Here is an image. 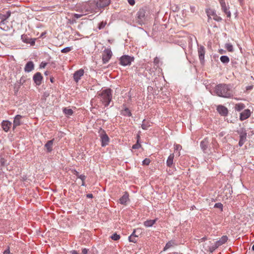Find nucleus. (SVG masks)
<instances>
[{
	"label": "nucleus",
	"instance_id": "bb28decb",
	"mask_svg": "<svg viewBox=\"0 0 254 254\" xmlns=\"http://www.w3.org/2000/svg\"><path fill=\"white\" fill-rule=\"evenodd\" d=\"M245 107V106L244 104L238 103V104H236L235 105V110H236L237 111H240L242 110H243V109H244Z\"/></svg>",
	"mask_w": 254,
	"mask_h": 254
},
{
	"label": "nucleus",
	"instance_id": "58836bf2",
	"mask_svg": "<svg viewBox=\"0 0 254 254\" xmlns=\"http://www.w3.org/2000/svg\"><path fill=\"white\" fill-rule=\"evenodd\" d=\"M174 149L175 150H181L182 149V146L180 144H175L174 145Z\"/></svg>",
	"mask_w": 254,
	"mask_h": 254
},
{
	"label": "nucleus",
	"instance_id": "69168bd1",
	"mask_svg": "<svg viewBox=\"0 0 254 254\" xmlns=\"http://www.w3.org/2000/svg\"><path fill=\"white\" fill-rule=\"evenodd\" d=\"M178 155H179V156H180V152H179V153H178Z\"/></svg>",
	"mask_w": 254,
	"mask_h": 254
},
{
	"label": "nucleus",
	"instance_id": "e433bc0d",
	"mask_svg": "<svg viewBox=\"0 0 254 254\" xmlns=\"http://www.w3.org/2000/svg\"><path fill=\"white\" fill-rule=\"evenodd\" d=\"M214 207L219 208L222 211L223 209V204L221 203H216L214 205Z\"/></svg>",
	"mask_w": 254,
	"mask_h": 254
},
{
	"label": "nucleus",
	"instance_id": "c85d7f7f",
	"mask_svg": "<svg viewBox=\"0 0 254 254\" xmlns=\"http://www.w3.org/2000/svg\"><path fill=\"white\" fill-rule=\"evenodd\" d=\"M220 61L224 64H227L229 62V58L226 56H222L220 57Z\"/></svg>",
	"mask_w": 254,
	"mask_h": 254
},
{
	"label": "nucleus",
	"instance_id": "6e6552de",
	"mask_svg": "<svg viewBox=\"0 0 254 254\" xmlns=\"http://www.w3.org/2000/svg\"><path fill=\"white\" fill-rule=\"evenodd\" d=\"M111 2V0H98L96 6L98 8H104L108 6Z\"/></svg>",
	"mask_w": 254,
	"mask_h": 254
},
{
	"label": "nucleus",
	"instance_id": "39448f33",
	"mask_svg": "<svg viewBox=\"0 0 254 254\" xmlns=\"http://www.w3.org/2000/svg\"><path fill=\"white\" fill-rule=\"evenodd\" d=\"M112 53L110 49H105L102 55V61L104 64H106L111 59Z\"/></svg>",
	"mask_w": 254,
	"mask_h": 254
},
{
	"label": "nucleus",
	"instance_id": "a18cd8bd",
	"mask_svg": "<svg viewBox=\"0 0 254 254\" xmlns=\"http://www.w3.org/2000/svg\"><path fill=\"white\" fill-rule=\"evenodd\" d=\"M10 15V12H7V13L6 15H3L2 18H1L3 20H5V19H7Z\"/></svg>",
	"mask_w": 254,
	"mask_h": 254
},
{
	"label": "nucleus",
	"instance_id": "a211bd4d",
	"mask_svg": "<svg viewBox=\"0 0 254 254\" xmlns=\"http://www.w3.org/2000/svg\"><path fill=\"white\" fill-rule=\"evenodd\" d=\"M174 158V153L171 154L169 156V157L167 160V162H166L167 165L168 167H171L173 166Z\"/></svg>",
	"mask_w": 254,
	"mask_h": 254
},
{
	"label": "nucleus",
	"instance_id": "4d7b16f0",
	"mask_svg": "<svg viewBox=\"0 0 254 254\" xmlns=\"http://www.w3.org/2000/svg\"><path fill=\"white\" fill-rule=\"evenodd\" d=\"M206 240V237H203V238H201L200 240H201V242H203V241H204Z\"/></svg>",
	"mask_w": 254,
	"mask_h": 254
},
{
	"label": "nucleus",
	"instance_id": "13d9d810",
	"mask_svg": "<svg viewBox=\"0 0 254 254\" xmlns=\"http://www.w3.org/2000/svg\"><path fill=\"white\" fill-rule=\"evenodd\" d=\"M137 140H139V138H140V136H139V134H138V135H137Z\"/></svg>",
	"mask_w": 254,
	"mask_h": 254
},
{
	"label": "nucleus",
	"instance_id": "393cba45",
	"mask_svg": "<svg viewBox=\"0 0 254 254\" xmlns=\"http://www.w3.org/2000/svg\"><path fill=\"white\" fill-rule=\"evenodd\" d=\"M175 245V243L174 241H169L166 244V246H165L164 248V251H166L167 250L170 249V248H171L172 247H173L174 245Z\"/></svg>",
	"mask_w": 254,
	"mask_h": 254
},
{
	"label": "nucleus",
	"instance_id": "680f3d73",
	"mask_svg": "<svg viewBox=\"0 0 254 254\" xmlns=\"http://www.w3.org/2000/svg\"><path fill=\"white\" fill-rule=\"evenodd\" d=\"M252 250H253V251H254V245L253 246V247H252Z\"/></svg>",
	"mask_w": 254,
	"mask_h": 254
},
{
	"label": "nucleus",
	"instance_id": "2f4dec72",
	"mask_svg": "<svg viewBox=\"0 0 254 254\" xmlns=\"http://www.w3.org/2000/svg\"><path fill=\"white\" fill-rule=\"evenodd\" d=\"M63 111L65 115L68 116H70L73 114V111L71 109L64 108Z\"/></svg>",
	"mask_w": 254,
	"mask_h": 254
},
{
	"label": "nucleus",
	"instance_id": "72a5a7b5",
	"mask_svg": "<svg viewBox=\"0 0 254 254\" xmlns=\"http://www.w3.org/2000/svg\"><path fill=\"white\" fill-rule=\"evenodd\" d=\"M106 24L107 22L106 21H102L99 24L98 28L99 29H103Z\"/></svg>",
	"mask_w": 254,
	"mask_h": 254
},
{
	"label": "nucleus",
	"instance_id": "37998d69",
	"mask_svg": "<svg viewBox=\"0 0 254 254\" xmlns=\"http://www.w3.org/2000/svg\"><path fill=\"white\" fill-rule=\"evenodd\" d=\"M71 172L74 174L75 175V176H76L78 178H79V176H80V175L79 174L78 172L75 170H71Z\"/></svg>",
	"mask_w": 254,
	"mask_h": 254
},
{
	"label": "nucleus",
	"instance_id": "79ce46f5",
	"mask_svg": "<svg viewBox=\"0 0 254 254\" xmlns=\"http://www.w3.org/2000/svg\"><path fill=\"white\" fill-rule=\"evenodd\" d=\"M3 254H13L11 253L9 250V248L8 247L3 253Z\"/></svg>",
	"mask_w": 254,
	"mask_h": 254
},
{
	"label": "nucleus",
	"instance_id": "9d476101",
	"mask_svg": "<svg viewBox=\"0 0 254 254\" xmlns=\"http://www.w3.org/2000/svg\"><path fill=\"white\" fill-rule=\"evenodd\" d=\"M84 74V70L82 69H80L76 71L73 74V78L75 81L77 82L80 79L81 77Z\"/></svg>",
	"mask_w": 254,
	"mask_h": 254
},
{
	"label": "nucleus",
	"instance_id": "ea45409f",
	"mask_svg": "<svg viewBox=\"0 0 254 254\" xmlns=\"http://www.w3.org/2000/svg\"><path fill=\"white\" fill-rule=\"evenodd\" d=\"M150 162V159L148 158H145L143 161L142 163L143 165H148L149 164Z\"/></svg>",
	"mask_w": 254,
	"mask_h": 254
},
{
	"label": "nucleus",
	"instance_id": "de8ad7c7",
	"mask_svg": "<svg viewBox=\"0 0 254 254\" xmlns=\"http://www.w3.org/2000/svg\"><path fill=\"white\" fill-rule=\"evenodd\" d=\"M127 1L131 5H133L135 4L134 0H127Z\"/></svg>",
	"mask_w": 254,
	"mask_h": 254
},
{
	"label": "nucleus",
	"instance_id": "f03ea898",
	"mask_svg": "<svg viewBox=\"0 0 254 254\" xmlns=\"http://www.w3.org/2000/svg\"><path fill=\"white\" fill-rule=\"evenodd\" d=\"M97 98L100 99L101 102L105 106H108L112 98L111 90L107 89L102 91L98 94Z\"/></svg>",
	"mask_w": 254,
	"mask_h": 254
},
{
	"label": "nucleus",
	"instance_id": "f257e3e1",
	"mask_svg": "<svg viewBox=\"0 0 254 254\" xmlns=\"http://www.w3.org/2000/svg\"><path fill=\"white\" fill-rule=\"evenodd\" d=\"M214 92L217 96L223 98H231L233 96L232 90L229 85L225 84L216 86Z\"/></svg>",
	"mask_w": 254,
	"mask_h": 254
},
{
	"label": "nucleus",
	"instance_id": "412c9836",
	"mask_svg": "<svg viewBox=\"0 0 254 254\" xmlns=\"http://www.w3.org/2000/svg\"><path fill=\"white\" fill-rule=\"evenodd\" d=\"M228 240V237L226 236H223L219 240L216 241L215 243L219 247L225 243Z\"/></svg>",
	"mask_w": 254,
	"mask_h": 254
},
{
	"label": "nucleus",
	"instance_id": "a19ab883",
	"mask_svg": "<svg viewBox=\"0 0 254 254\" xmlns=\"http://www.w3.org/2000/svg\"><path fill=\"white\" fill-rule=\"evenodd\" d=\"M26 79L25 77L24 76H22L21 77V78L19 80V84L21 85H22L24 84V83L25 82Z\"/></svg>",
	"mask_w": 254,
	"mask_h": 254
},
{
	"label": "nucleus",
	"instance_id": "a878e982",
	"mask_svg": "<svg viewBox=\"0 0 254 254\" xmlns=\"http://www.w3.org/2000/svg\"><path fill=\"white\" fill-rule=\"evenodd\" d=\"M219 246L216 245V243H215V244L212 246H208L207 249H205V250L209 251L210 253H212Z\"/></svg>",
	"mask_w": 254,
	"mask_h": 254
},
{
	"label": "nucleus",
	"instance_id": "c03bdc74",
	"mask_svg": "<svg viewBox=\"0 0 254 254\" xmlns=\"http://www.w3.org/2000/svg\"><path fill=\"white\" fill-rule=\"evenodd\" d=\"M160 62V60L159 59L157 58V57H156L154 59V64H155V65H158L159 64Z\"/></svg>",
	"mask_w": 254,
	"mask_h": 254
},
{
	"label": "nucleus",
	"instance_id": "6e6d98bb",
	"mask_svg": "<svg viewBox=\"0 0 254 254\" xmlns=\"http://www.w3.org/2000/svg\"><path fill=\"white\" fill-rule=\"evenodd\" d=\"M252 88H253L252 86H249L247 87V90H251Z\"/></svg>",
	"mask_w": 254,
	"mask_h": 254
},
{
	"label": "nucleus",
	"instance_id": "2eb2a0df",
	"mask_svg": "<svg viewBox=\"0 0 254 254\" xmlns=\"http://www.w3.org/2000/svg\"><path fill=\"white\" fill-rule=\"evenodd\" d=\"M137 231H139V232H140V229H137L134 230L132 234L128 237V240L129 242L133 243H136L137 242L138 236H134V233H135Z\"/></svg>",
	"mask_w": 254,
	"mask_h": 254
},
{
	"label": "nucleus",
	"instance_id": "5701e85b",
	"mask_svg": "<svg viewBox=\"0 0 254 254\" xmlns=\"http://www.w3.org/2000/svg\"><path fill=\"white\" fill-rule=\"evenodd\" d=\"M238 133L240 134V139L246 140L247 133L244 128H242Z\"/></svg>",
	"mask_w": 254,
	"mask_h": 254
},
{
	"label": "nucleus",
	"instance_id": "f704fd0d",
	"mask_svg": "<svg viewBox=\"0 0 254 254\" xmlns=\"http://www.w3.org/2000/svg\"><path fill=\"white\" fill-rule=\"evenodd\" d=\"M72 50V47H68L62 50L61 52L63 53L69 52Z\"/></svg>",
	"mask_w": 254,
	"mask_h": 254
},
{
	"label": "nucleus",
	"instance_id": "b1692460",
	"mask_svg": "<svg viewBox=\"0 0 254 254\" xmlns=\"http://www.w3.org/2000/svg\"><path fill=\"white\" fill-rule=\"evenodd\" d=\"M156 219L154 220H147L144 222V225L145 227H148L153 226V225L155 223Z\"/></svg>",
	"mask_w": 254,
	"mask_h": 254
},
{
	"label": "nucleus",
	"instance_id": "aec40b11",
	"mask_svg": "<svg viewBox=\"0 0 254 254\" xmlns=\"http://www.w3.org/2000/svg\"><path fill=\"white\" fill-rule=\"evenodd\" d=\"M1 125L3 130L7 131L10 128L11 124L8 121H3Z\"/></svg>",
	"mask_w": 254,
	"mask_h": 254
},
{
	"label": "nucleus",
	"instance_id": "0eeeda50",
	"mask_svg": "<svg viewBox=\"0 0 254 254\" xmlns=\"http://www.w3.org/2000/svg\"><path fill=\"white\" fill-rule=\"evenodd\" d=\"M33 80L37 85H40L42 83L43 76L40 72H36L33 76Z\"/></svg>",
	"mask_w": 254,
	"mask_h": 254
},
{
	"label": "nucleus",
	"instance_id": "20e7f679",
	"mask_svg": "<svg viewBox=\"0 0 254 254\" xmlns=\"http://www.w3.org/2000/svg\"><path fill=\"white\" fill-rule=\"evenodd\" d=\"M133 60V58L129 56L124 55L120 58V61L121 64L126 66L129 65Z\"/></svg>",
	"mask_w": 254,
	"mask_h": 254
},
{
	"label": "nucleus",
	"instance_id": "603ef678",
	"mask_svg": "<svg viewBox=\"0 0 254 254\" xmlns=\"http://www.w3.org/2000/svg\"><path fill=\"white\" fill-rule=\"evenodd\" d=\"M86 197L88 198H93V194L91 193H89L86 195Z\"/></svg>",
	"mask_w": 254,
	"mask_h": 254
},
{
	"label": "nucleus",
	"instance_id": "1a4fd4ad",
	"mask_svg": "<svg viewBox=\"0 0 254 254\" xmlns=\"http://www.w3.org/2000/svg\"><path fill=\"white\" fill-rule=\"evenodd\" d=\"M218 112L223 116H226L228 115V111L226 107L222 105H219L217 107Z\"/></svg>",
	"mask_w": 254,
	"mask_h": 254
},
{
	"label": "nucleus",
	"instance_id": "9b49d317",
	"mask_svg": "<svg viewBox=\"0 0 254 254\" xmlns=\"http://www.w3.org/2000/svg\"><path fill=\"white\" fill-rule=\"evenodd\" d=\"M251 116V112L249 109L245 110L240 114V119L241 121L246 120Z\"/></svg>",
	"mask_w": 254,
	"mask_h": 254
},
{
	"label": "nucleus",
	"instance_id": "49530a36",
	"mask_svg": "<svg viewBox=\"0 0 254 254\" xmlns=\"http://www.w3.org/2000/svg\"><path fill=\"white\" fill-rule=\"evenodd\" d=\"M246 140L240 139L239 142V145L240 146H242L245 143Z\"/></svg>",
	"mask_w": 254,
	"mask_h": 254
},
{
	"label": "nucleus",
	"instance_id": "e2e57ef3",
	"mask_svg": "<svg viewBox=\"0 0 254 254\" xmlns=\"http://www.w3.org/2000/svg\"><path fill=\"white\" fill-rule=\"evenodd\" d=\"M3 161H1V163L3 164Z\"/></svg>",
	"mask_w": 254,
	"mask_h": 254
},
{
	"label": "nucleus",
	"instance_id": "7c9ffc66",
	"mask_svg": "<svg viewBox=\"0 0 254 254\" xmlns=\"http://www.w3.org/2000/svg\"><path fill=\"white\" fill-rule=\"evenodd\" d=\"M225 48L229 52H232L234 51L233 45L231 43H226L225 45Z\"/></svg>",
	"mask_w": 254,
	"mask_h": 254
},
{
	"label": "nucleus",
	"instance_id": "4c0bfd02",
	"mask_svg": "<svg viewBox=\"0 0 254 254\" xmlns=\"http://www.w3.org/2000/svg\"><path fill=\"white\" fill-rule=\"evenodd\" d=\"M141 147V145L140 144V143H139L138 142V140H137V142L136 143H135V144H134L132 148L133 149H138L140 147Z\"/></svg>",
	"mask_w": 254,
	"mask_h": 254
},
{
	"label": "nucleus",
	"instance_id": "7ed1b4c3",
	"mask_svg": "<svg viewBox=\"0 0 254 254\" xmlns=\"http://www.w3.org/2000/svg\"><path fill=\"white\" fill-rule=\"evenodd\" d=\"M149 18V12L144 8H140L136 13L135 21L139 25L144 24Z\"/></svg>",
	"mask_w": 254,
	"mask_h": 254
},
{
	"label": "nucleus",
	"instance_id": "cd10ccee",
	"mask_svg": "<svg viewBox=\"0 0 254 254\" xmlns=\"http://www.w3.org/2000/svg\"><path fill=\"white\" fill-rule=\"evenodd\" d=\"M150 126V124L148 122L145 121L144 120L142 122L141 127L143 129H147Z\"/></svg>",
	"mask_w": 254,
	"mask_h": 254
},
{
	"label": "nucleus",
	"instance_id": "423d86ee",
	"mask_svg": "<svg viewBox=\"0 0 254 254\" xmlns=\"http://www.w3.org/2000/svg\"><path fill=\"white\" fill-rule=\"evenodd\" d=\"M100 137L101 140V145L102 146H106L109 141V138L107 134L105 133L104 130H101L100 132Z\"/></svg>",
	"mask_w": 254,
	"mask_h": 254
},
{
	"label": "nucleus",
	"instance_id": "4be33fe9",
	"mask_svg": "<svg viewBox=\"0 0 254 254\" xmlns=\"http://www.w3.org/2000/svg\"><path fill=\"white\" fill-rule=\"evenodd\" d=\"M53 144V140H49L45 145V147L47 149L48 152H51L52 150Z\"/></svg>",
	"mask_w": 254,
	"mask_h": 254
},
{
	"label": "nucleus",
	"instance_id": "bf43d9fd",
	"mask_svg": "<svg viewBox=\"0 0 254 254\" xmlns=\"http://www.w3.org/2000/svg\"><path fill=\"white\" fill-rule=\"evenodd\" d=\"M50 80L52 82H53V78H50Z\"/></svg>",
	"mask_w": 254,
	"mask_h": 254
},
{
	"label": "nucleus",
	"instance_id": "6ab92c4d",
	"mask_svg": "<svg viewBox=\"0 0 254 254\" xmlns=\"http://www.w3.org/2000/svg\"><path fill=\"white\" fill-rule=\"evenodd\" d=\"M21 118L22 116L19 115L15 116L13 121V128H15L20 125V119Z\"/></svg>",
	"mask_w": 254,
	"mask_h": 254
},
{
	"label": "nucleus",
	"instance_id": "052dcab7",
	"mask_svg": "<svg viewBox=\"0 0 254 254\" xmlns=\"http://www.w3.org/2000/svg\"><path fill=\"white\" fill-rule=\"evenodd\" d=\"M191 11H193V10H194V8L191 7Z\"/></svg>",
	"mask_w": 254,
	"mask_h": 254
},
{
	"label": "nucleus",
	"instance_id": "c9c22d12",
	"mask_svg": "<svg viewBox=\"0 0 254 254\" xmlns=\"http://www.w3.org/2000/svg\"><path fill=\"white\" fill-rule=\"evenodd\" d=\"M111 238H112V239H113L115 241H117V240H118L120 238V235H118L117 233H115L111 237Z\"/></svg>",
	"mask_w": 254,
	"mask_h": 254
},
{
	"label": "nucleus",
	"instance_id": "f3484780",
	"mask_svg": "<svg viewBox=\"0 0 254 254\" xmlns=\"http://www.w3.org/2000/svg\"><path fill=\"white\" fill-rule=\"evenodd\" d=\"M128 194L127 192H125L122 197L120 199V202L121 204L126 205L127 202L128 200Z\"/></svg>",
	"mask_w": 254,
	"mask_h": 254
},
{
	"label": "nucleus",
	"instance_id": "dca6fc26",
	"mask_svg": "<svg viewBox=\"0 0 254 254\" xmlns=\"http://www.w3.org/2000/svg\"><path fill=\"white\" fill-rule=\"evenodd\" d=\"M34 67V64L32 62H28L25 65L24 70L25 72H29L31 71Z\"/></svg>",
	"mask_w": 254,
	"mask_h": 254
},
{
	"label": "nucleus",
	"instance_id": "5fc2aeb1",
	"mask_svg": "<svg viewBox=\"0 0 254 254\" xmlns=\"http://www.w3.org/2000/svg\"><path fill=\"white\" fill-rule=\"evenodd\" d=\"M70 253H71V254H79L77 252V251H75V250H73V251H71V252H70Z\"/></svg>",
	"mask_w": 254,
	"mask_h": 254
},
{
	"label": "nucleus",
	"instance_id": "09e8293b",
	"mask_svg": "<svg viewBox=\"0 0 254 254\" xmlns=\"http://www.w3.org/2000/svg\"><path fill=\"white\" fill-rule=\"evenodd\" d=\"M88 253V250L86 248H84L82 249V254H87Z\"/></svg>",
	"mask_w": 254,
	"mask_h": 254
},
{
	"label": "nucleus",
	"instance_id": "8fccbe9b",
	"mask_svg": "<svg viewBox=\"0 0 254 254\" xmlns=\"http://www.w3.org/2000/svg\"><path fill=\"white\" fill-rule=\"evenodd\" d=\"M82 16V14H74V17L76 18H80Z\"/></svg>",
	"mask_w": 254,
	"mask_h": 254
},
{
	"label": "nucleus",
	"instance_id": "473e14b6",
	"mask_svg": "<svg viewBox=\"0 0 254 254\" xmlns=\"http://www.w3.org/2000/svg\"><path fill=\"white\" fill-rule=\"evenodd\" d=\"M86 176L84 175H80V176H79V179H80L82 181V186H85V180L86 179Z\"/></svg>",
	"mask_w": 254,
	"mask_h": 254
},
{
	"label": "nucleus",
	"instance_id": "ddd939ff",
	"mask_svg": "<svg viewBox=\"0 0 254 254\" xmlns=\"http://www.w3.org/2000/svg\"><path fill=\"white\" fill-rule=\"evenodd\" d=\"M208 143H209V141L207 138H204L203 140H202L200 142V146L201 149L202 150V151H203L204 153L206 152L205 151L206 150V149L208 147Z\"/></svg>",
	"mask_w": 254,
	"mask_h": 254
},
{
	"label": "nucleus",
	"instance_id": "f8f14e48",
	"mask_svg": "<svg viewBox=\"0 0 254 254\" xmlns=\"http://www.w3.org/2000/svg\"><path fill=\"white\" fill-rule=\"evenodd\" d=\"M205 48L203 46H200L198 48V54L199 56V59L201 62H203L204 59V55H205Z\"/></svg>",
	"mask_w": 254,
	"mask_h": 254
},
{
	"label": "nucleus",
	"instance_id": "864d4df0",
	"mask_svg": "<svg viewBox=\"0 0 254 254\" xmlns=\"http://www.w3.org/2000/svg\"><path fill=\"white\" fill-rule=\"evenodd\" d=\"M213 145H214V147H215L216 146V144H217V142L215 140H213L212 142Z\"/></svg>",
	"mask_w": 254,
	"mask_h": 254
},
{
	"label": "nucleus",
	"instance_id": "3c124183",
	"mask_svg": "<svg viewBox=\"0 0 254 254\" xmlns=\"http://www.w3.org/2000/svg\"><path fill=\"white\" fill-rule=\"evenodd\" d=\"M47 65V63H42L40 64V67H42V68H44Z\"/></svg>",
	"mask_w": 254,
	"mask_h": 254
},
{
	"label": "nucleus",
	"instance_id": "4468645a",
	"mask_svg": "<svg viewBox=\"0 0 254 254\" xmlns=\"http://www.w3.org/2000/svg\"><path fill=\"white\" fill-rule=\"evenodd\" d=\"M220 3L221 6L222 7V9L223 10V11L227 14V17H230L231 16V13L228 10L224 0H220Z\"/></svg>",
	"mask_w": 254,
	"mask_h": 254
},
{
	"label": "nucleus",
	"instance_id": "c756f323",
	"mask_svg": "<svg viewBox=\"0 0 254 254\" xmlns=\"http://www.w3.org/2000/svg\"><path fill=\"white\" fill-rule=\"evenodd\" d=\"M124 110L122 111V114L125 116H131V113L129 109L126 107H125Z\"/></svg>",
	"mask_w": 254,
	"mask_h": 254
},
{
	"label": "nucleus",
	"instance_id": "0e129e2a",
	"mask_svg": "<svg viewBox=\"0 0 254 254\" xmlns=\"http://www.w3.org/2000/svg\"><path fill=\"white\" fill-rule=\"evenodd\" d=\"M3 161H1V163L3 164Z\"/></svg>",
	"mask_w": 254,
	"mask_h": 254
}]
</instances>
